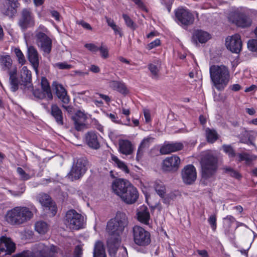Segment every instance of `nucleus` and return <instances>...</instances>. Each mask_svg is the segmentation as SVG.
<instances>
[{"label": "nucleus", "mask_w": 257, "mask_h": 257, "mask_svg": "<svg viewBox=\"0 0 257 257\" xmlns=\"http://www.w3.org/2000/svg\"><path fill=\"white\" fill-rule=\"evenodd\" d=\"M39 201L44 207V209L49 213L50 216H54L56 214L57 212L56 204L48 194H40L39 196Z\"/></svg>", "instance_id": "14"}, {"label": "nucleus", "mask_w": 257, "mask_h": 257, "mask_svg": "<svg viewBox=\"0 0 257 257\" xmlns=\"http://www.w3.org/2000/svg\"><path fill=\"white\" fill-rule=\"evenodd\" d=\"M154 188L157 193L162 198L166 193V187L164 183L160 180L154 182Z\"/></svg>", "instance_id": "37"}, {"label": "nucleus", "mask_w": 257, "mask_h": 257, "mask_svg": "<svg viewBox=\"0 0 257 257\" xmlns=\"http://www.w3.org/2000/svg\"><path fill=\"white\" fill-rule=\"evenodd\" d=\"M62 255L61 250L57 246L40 242L35 245L33 252L27 250L15 257H60Z\"/></svg>", "instance_id": "5"}, {"label": "nucleus", "mask_w": 257, "mask_h": 257, "mask_svg": "<svg viewBox=\"0 0 257 257\" xmlns=\"http://www.w3.org/2000/svg\"><path fill=\"white\" fill-rule=\"evenodd\" d=\"M88 118V115L84 111L78 110L72 117L74 121L75 129L78 131H81L86 127V120Z\"/></svg>", "instance_id": "17"}, {"label": "nucleus", "mask_w": 257, "mask_h": 257, "mask_svg": "<svg viewBox=\"0 0 257 257\" xmlns=\"http://www.w3.org/2000/svg\"><path fill=\"white\" fill-rule=\"evenodd\" d=\"M205 132L207 140L210 143H213L218 138V135L214 130L207 128Z\"/></svg>", "instance_id": "42"}, {"label": "nucleus", "mask_w": 257, "mask_h": 257, "mask_svg": "<svg viewBox=\"0 0 257 257\" xmlns=\"http://www.w3.org/2000/svg\"><path fill=\"white\" fill-rule=\"evenodd\" d=\"M78 24L82 26V27L87 30H92V27L91 26L87 23L83 21H81L78 23Z\"/></svg>", "instance_id": "60"}, {"label": "nucleus", "mask_w": 257, "mask_h": 257, "mask_svg": "<svg viewBox=\"0 0 257 257\" xmlns=\"http://www.w3.org/2000/svg\"><path fill=\"white\" fill-rule=\"evenodd\" d=\"M35 230L40 234L46 233L49 229V226L47 223L43 221H37L35 223Z\"/></svg>", "instance_id": "41"}, {"label": "nucleus", "mask_w": 257, "mask_h": 257, "mask_svg": "<svg viewBox=\"0 0 257 257\" xmlns=\"http://www.w3.org/2000/svg\"><path fill=\"white\" fill-rule=\"evenodd\" d=\"M13 52L17 58L18 63L21 65H24L26 62V60L24 55L21 50L18 48H15L13 50Z\"/></svg>", "instance_id": "45"}, {"label": "nucleus", "mask_w": 257, "mask_h": 257, "mask_svg": "<svg viewBox=\"0 0 257 257\" xmlns=\"http://www.w3.org/2000/svg\"><path fill=\"white\" fill-rule=\"evenodd\" d=\"M18 6L17 0H6L2 9V12L4 15L12 18L16 14Z\"/></svg>", "instance_id": "20"}, {"label": "nucleus", "mask_w": 257, "mask_h": 257, "mask_svg": "<svg viewBox=\"0 0 257 257\" xmlns=\"http://www.w3.org/2000/svg\"><path fill=\"white\" fill-rule=\"evenodd\" d=\"M183 145L181 143L175 142L165 145L160 149V152L162 154H167L172 152H176L182 149Z\"/></svg>", "instance_id": "28"}, {"label": "nucleus", "mask_w": 257, "mask_h": 257, "mask_svg": "<svg viewBox=\"0 0 257 257\" xmlns=\"http://www.w3.org/2000/svg\"><path fill=\"white\" fill-rule=\"evenodd\" d=\"M143 112L145 118L146 122L149 123L151 120V113L149 109L147 108H144Z\"/></svg>", "instance_id": "56"}, {"label": "nucleus", "mask_w": 257, "mask_h": 257, "mask_svg": "<svg viewBox=\"0 0 257 257\" xmlns=\"http://www.w3.org/2000/svg\"><path fill=\"white\" fill-rule=\"evenodd\" d=\"M56 66L61 69H69L71 68V66L65 62L58 63Z\"/></svg>", "instance_id": "58"}, {"label": "nucleus", "mask_w": 257, "mask_h": 257, "mask_svg": "<svg viewBox=\"0 0 257 257\" xmlns=\"http://www.w3.org/2000/svg\"><path fill=\"white\" fill-rule=\"evenodd\" d=\"M181 175L183 181L185 184H191L196 179V170L193 165H188L182 170Z\"/></svg>", "instance_id": "16"}, {"label": "nucleus", "mask_w": 257, "mask_h": 257, "mask_svg": "<svg viewBox=\"0 0 257 257\" xmlns=\"http://www.w3.org/2000/svg\"><path fill=\"white\" fill-rule=\"evenodd\" d=\"M111 188L113 192L126 204H134L139 198L137 189L127 180L115 179L112 183Z\"/></svg>", "instance_id": "2"}, {"label": "nucleus", "mask_w": 257, "mask_h": 257, "mask_svg": "<svg viewBox=\"0 0 257 257\" xmlns=\"http://www.w3.org/2000/svg\"><path fill=\"white\" fill-rule=\"evenodd\" d=\"M127 218L123 212H118L114 218L107 223L106 230L110 236L107 241V246L109 255L112 257L116 255L120 244V235L127 225Z\"/></svg>", "instance_id": "1"}, {"label": "nucleus", "mask_w": 257, "mask_h": 257, "mask_svg": "<svg viewBox=\"0 0 257 257\" xmlns=\"http://www.w3.org/2000/svg\"><path fill=\"white\" fill-rule=\"evenodd\" d=\"M82 254V248L81 245L76 246L74 250V257H81Z\"/></svg>", "instance_id": "59"}, {"label": "nucleus", "mask_w": 257, "mask_h": 257, "mask_svg": "<svg viewBox=\"0 0 257 257\" xmlns=\"http://www.w3.org/2000/svg\"><path fill=\"white\" fill-rule=\"evenodd\" d=\"M247 47L249 50L252 52L257 51V40L252 39L248 41Z\"/></svg>", "instance_id": "51"}, {"label": "nucleus", "mask_w": 257, "mask_h": 257, "mask_svg": "<svg viewBox=\"0 0 257 257\" xmlns=\"http://www.w3.org/2000/svg\"><path fill=\"white\" fill-rule=\"evenodd\" d=\"M111 159L114 165H116L118 168L124 171L125 173H129V169L126 164L123 162L120 161L116 156L111 154Z\"/></svg>", "instance_id": "39"}, {"label": "nucleus", "mask_w": 257, "mask_h": 257, "mask_svg": "<svg viewBox=\"0 0 257 257\" xmlns=\"http://www.w3.org/2000/svg\"><path fill=\"white\" fill-rule=\"evenodd\" d=\"M12 60L9 55H0V64L2 69L5 71H7L9 73L14 67L13 66Z\"/></svg>", "instance_id": "31"}, {"label": "nucleus", "mask_w": 257, "mask_h": 257, "mask_svg": "<svg viewBox=\"0 0 257 257\" xmlns=\"http://www.w3.org/2000/svg\"><path fill=\"white\" fill-rule=\"evenodd\" d=\"M225 45L227 49L232 53H238L241 50L242 42L239 35L235 34L226 39Z\"/></svg>", "instance_id": "15"}, {"label": "nucleus", "mask_w": 257, "mask_h": 257, "mask_svg": "<svg viewBox=\"0 0 257 257\" xmlns=\"http://www.w3.org/2000/svg\"><path fill=\"white\" fill-rule=\"evenodd\" d=\"M51 114L59 124H63V116L61 109L57 105L53 104L51 106Z\"/></svg>", "instance_id": "35"}, {"label": "nucleus", "mask_w": 257, "mask_h": 257, "mask_svg": "<svg viewBox=\"0 0 257 257\" xmlns=\"http://www.w3.org/2000/svg\"><path fill=\"white\" fill-rule=\"evenodd\" d=\"M21 76L23 82L26 83L24 85V91L27 92L26 89L28 90H33L32 84L31 83V72L28 70L26 66L23 67L21 71Z\"/></svg>", "instance_id": "22"}, {"label": "nucleus", "mask_w": 257, "mask_h": 257, "mask_svg": "<svg viewBox=\"0 0 257 257\" xmlns=\"http://www.w3.org/2000/svg\"><path fill=\"white\" fill-rule=\"evenodd\" d=\"M87 160L84 158L74 160L71 169L67 175L68 178L73 181L82 177L87 170Z\"/></svg>", "instance_id": "8"}, {"label": "nucleus", "mask_w": 257, "mask_h": 257, "mask_svg": "<svg viewBox=\"0 0 257 257\" xmlns=\"http://www.w3.org/2000/svg\"><path fill=\"white\" fill-rule=\"evenodd\" d=\"M17 173L20 180L22 181L28 180L34 176V172H26L21 167H18L17 168Z\"/></svg>", "instance_id": "38"}, {"label": "nucleus", "mask_w": 257, "mask_h": 257, "mask_svg": "<svg viewBox=\"0 0 257 257\" xmlns=\"http://www.w3.org/2000/svg\"><path fill=\"white\" fill-rule=\"evenodd\" d=\"M105 19L108 26H109L111 28L116 25L114 21L111 18L106 17Z\"/></svg>", "instance_id": "63"}, {"label": "nucleus", "mask_w": 257, "mask_h": 257, "mask_svg": "<svg viewBox=\"0 0 257 257\" xmlns=\"http://www.w3.org/2000/svg\"><path fill=\"white\" fill-rule=\"evenodd\" d=\"M41 84L42 89L44 90L46 93H47L48 100H52L53 98V95L47 79L45 77H42L41 79Z\"/></svg>", "instance_id": "43"}, {"label": "nucleus", "mask_w": 257, "mask_h": 257, "mask_svg": "<svg viewBox=\"0 0 257 257\" xmlns=\"http://www.w3.org/2000/svg\"><path fill=\"white\" fill-rule=\"evenodd\" d=\"M137 217L138 220L145 224H149L150 218L149 211L147 207L145 205H142L137 210Z\"/></svg>", "instance_id": "27"}, {"label": "nucleus", "mask_w": 257, "mask_h": 257, "mask_svg": "<svg viewBox=\"0 0 257 257\" xmlns=\"http://www.w3.org/2000/svg\"><path fill=\"white\" fill-rule=\"evenodd\" d=\"M51 14L52 17H53L56 21H60V16L58 12L55 11H52L51 12Z\"/></svg>", "instance_id": "62"}, {"label": "nucleus", "mask_w": 257, "mask_h": 257, "mask_svg": "<svg viewBox=\"0 0 257 257\" xmlns=\"http://www.w3.org/2000/svg\"><path fill=\"white\" fill-rule=\"evenodd\" d=\"M175 16L178 23L184 26L192 25L194 21L193 15L187 9L179 8L175 11Z\"/></svg>", "instance_id": "11"}, {"label": "nucleus", "mask_w": 257, "mask_h": 257, "mask_svg": "<svg viewBox=\"0 0 257 257\" xmlns=\"http://www.w3.org/2000/svg\"><path fill=\"white\" fill-rule=\"evenodd\" d=\"M236 222L235 218L231 215H227L223 218V226L226 234L229 235L234 231L233 225Z\"/></svg>", "instance_id": "26"}, {"label": "nucleus", "mask_w": 257, "mask_h": 257, "mask_svg": "<svg viewBox=\"0 0 257 257\" xmlns=\"http://www.w3.org/2000/svg\"><path fill=\"white\" fill-rule=\"evenodd\" d=\"M179 196L180 194L178 191H174L170 192L166 195H165L164 198H162L165 203L169 204L172 201L175 200Z\"/></svg>", "instance_id": "44"}, {"label": "nucleus", "mask_w": 257, "mask_h": 257, "mask_svg": "<svg viewBox=\"0 0 257 257\" xmlns=\"http://www.w3.org/2000/svg\"><path fill=\"white\" fill-rule=\"evenodd\" d=\"M84 47L92 53H96L98 51V47L93 43H86Z\"/></svg>", "instance_id": "53"}, {"label": "nucleus", "mask_w": 257, "mask_h": 257, "mask_svg": "<svg viewBox=\"0 0 257 257\" xmlns=\"http://www.w3.org/2000/svg\"><path fill=\"white\" fill-rule=\"evenodd\" d=\"M26 90H27V92H25V93L27 95H29L30 92H32L35 97H36L39 99H46L48 101L49 100H48V98L47 93H46V92L45 91V90H43L42 89V90H40V89L34 90L33 89L32 91H31L30 90H28L27 89H26Z\"/></svg>", "instance_id": "40"}, {"label": "nucleus", "mask_w": 257, "mask_h": 257, "mask_svg": "<svg viewBox=\"0 0 257 257\" xmlns=\"http://www.w3.org/2000/svg\"><path fill=\"white\" fill-rule=\"evenodd\" d=\"M228 20L237 26L241 28L248 27L251 23V19L248 16L238 11L230 13L228 16Z\"/></svg>", "instance_id": "10"}, {"label": "nucleus", "mask_w": 257, "mask_h": 257, "mask_svg": "<svg viewBox=\"0 0 257 257\" xmlns=\"http://www.w3.org/2000/svg\"><path fill=\"white\" fill-rule=\"evenodd\" d=\"M16 249V245L9 237L3 236L0 238V254H11Z\"/></svg>", "instance_id": "18"}, {"label": "nucleus", "mask_w": 257, "mask_h": 257, "mask_svg": "<svg viewBox=\"0 0 257 257\" xmlns=\"http://www.w3.org/2000/svg\"><path fill=\"white\" fill-rule=\"evenodd\" d=\"M108 117L114 122L115 123H119V120H118V117L116 115L113 113H109L107 114Z\"/></svg>", "instance_id": "61"}, {"label": "nucleus", "mask_w": 257, "mask_h": 257, "mask_svg": "<svg viewBox=\"0 0 257 257\" xmlns=\"http://www.w3.org/2000/svg\"><path fill=\"white\" fill-rule=\"evenodd\" d=\"M25 184H23L20 185L19 190L17 191L9 190V192L12 195L14 196V197H20L25 191Z\"/></svg>", "instance_id": "46"}, {"label": "nucleus", "mask_w": 257, "mask_h": 257, "mask_svg": "<svg viewBox=\"0 0 257 257\" xmlns=\"http://www.w3.org/2000/svg\"><path fill=\"white\" fill-rule=\"evenodd\" d=\"M109 86L113 89L117 90L122 94L126 95L128 93V89L122 82L111 81L109 82Z\"/></svg>", "instance_id": "33"}, {"label": "nucleus", "mask_w": 257, "mask_h": 257, "mask_svg": "<svg viewBox=\"0 0 257 257\" xmlns=\"http://www.w3.org/2000/svg\"><path fill=\"white\" fill-rule=\"evenodd\" d=\"M119 151L120 153L128 155L132 153L133 148L130 141L127 140H119L118 141Z\"/></svg>", "instance_id": "29"}, {"label": "nucleus", "mask_w": 257, "mask_h": 257, "mask_svg": "<svg viewBox=\"0 0 257 257\" xmlns=\"http://www.w3.org/2000/svg\"><path fill=\"white\" fill-rule=\"evenodd\" d=\"M52 87L55 90L57 96L62 102L66 104L69 102V97L67 95L66 89L62 85L56 81H54L52 83Z\"/></svg>", "instance_id": "21"}, {"label": "nucleus", "mask_w": 257, "mask_h": 257, "mask_svg": "<svg viewBox=\"0 0 257 257\" xmlns=\"http://www.w3.org/2000/svg\"><path fill=\"white\" fill-rule=\"evenodd\" d=\"M208 222L212 230L215 231L217 227L216 215L214 214L210 215L208 217Z\"/></svg>", "instance_id": "47"}, {"label": "nucleus", "mask_w": 257, "mask_h": 257, "mask_svg": "<svg viewBox=\"0 0 257 257\" xmlns=\"http://www.w3.org/2000/svg\"><path fill=\"white\" fill-rule=\"evenodd\" d=\"M86 218L74 209H70L66 213L64 223L66 227L72 230H78L84 227Z\"/></svg>", "instance_id": "7"}, {"label": "nucleus", "mask_w": 257, "mask_h": 257, "mask_svg": "<svg viewBox=\"0 0 257 257\" xmlns=\"http://www.w3.org/2000/svg\"><path fill=\"white\" fill-rule=\"evenodd\" d=\"M210 38L209 33L202 30H196L193 34V39L200 43H205Z\"/></svg>", "instance_id": "32"}, {"label": "nucleus", "mask_w": 257, "mask_h": 257, "mask_svg": "<svg viewBox=\"0 0 257 257\" xmlns=\"http://www.w3.org/2000/svg\"><path fill=\"white\" fill-rule=\"evenodd\" d=\"M148 68L152 74V77L153 78H156L158 76L159 69L158 67L153 64H150L148 66Z\"/></svg>", "instance_id": "49"}, {"label": "nucleus", "mask_w": 257, "mask_h": 257, "mask_svg": "<svg viewBox=\"0 0 257 257\" xmlns=\"http://www.w3.org/2000/svg\"><path fill=\"white\" fill-rule=\"evenodd\" d=\"M160 45V40L159 39H156L154 41L149 43L148 45L147 48L148 50H151V49L159 46Z\"/></svg>", "instance_id": "55"}, {"label": "nucleus", "mask_w": 257, "mask_h": 257, "mask_svg": "<svg viewBox=\"0 0 257 257\" xmlns=\"http://www.w3.org/2000/svg\"><path fill=\"white\" fill-rule=\"evenodd\" d=\"M154 138L148 136L145 138L141 143L138 148L137 159L139 161L141 158L145 150L148 149L150 145L153 143Z\"/></svg>", "instance_id": "30"}, {"label": "nucleus", "mask_w": 257, "mask_h": 257, "mask_svg": "<svg viewBox=\"0 0 257 257\" xmlns=\"http://www.w3.org/2000/svg\"><path fill=\"white\" fill-rule=\"evenodd\" d=\"M98 51H99L102 58L106 59L109 57L108 49L106 46L101 45L98 47Z\"/></svg>", "instance_id": "50"}, {"label": "nucleus", "mask_w": 257, "mask_h": 257, "mask_svg": "<svg viewBox=\"0 0 257 257\" xmlns=\"http://www.w3.org/2000/svg\"><path fill=\"white\" fill-rule=\"evenodd\" d=\"M217 158L211 151L204 152L200 161L201 166V181L205 185L210 183L216 171L217 168Z\"/></svg>", "instance_id": "4"}, {"label": "nucleus", "mask_w": 257, "mask_h": 257, "mask_svg": "<svg viewBox=\"0 0 257 257\" xmlns=\"http://www.w3.org/2000/svg\"><path fill=\"white\" fill-rule=\"evenodd\" d=\"M238 161L239 162L244 161L245 164L250 165L252 161L255 160L256 157L255 155L249 154L246 153L237 154Z\"/></svg>", "instance_id": "36"}, {"label": "nucleus", "mask_w": 257, "mask_h": 257, "mask_svg": "<svg viewBox=\"0 0 257 257\" xmlns=\"http://www.w3.org/2000/svg\"><path fill=\"white\" fill-rule=\"evenodd\" d=\"M104 245L100 241H97L94 246L93 257H106Z\"/></svg>", "instance_id": "34"}, {"label": "nucleus", "mask_w": 257, "mask_h": 257, "mask_svg": "<svg viewBox=\"0 0 257 257\" xmlns=\"http://www.w3.org/2000/svg\"><path fill=\"white\" fill-rule=\"evenodd\" d=\"M209 73L213 86L221 91L228 83L230 75L226 67L224 65H212L210 67Z\"/></svg>", "instance_id": "6"}, {"label": "nucleus", "mask_w": 257, "mask_h": 257, "mask_svg": "<svg viewBox=\"0 0 257 257\" xmlns=\"http://www.w3.org/2000/svg\"><path fill=\"white\" fill-rule=\"evenodd\" d=\"M180 163V158L175 155L166 158L163 163V169L165 171L176 170Z\"/></svg>", "instance_id": "19"}, {"label": "nucleus", "mask_w": 257, "mask_h": 257, "mask_svg": "<svg viewBox=\"0 0 257 257\" xmlns=\"http://www.w3.org/2000/svg\"><path fill=\"white\" fill-rule=\"evenodd\" d=\"M34 16L29 9H24L21 13V17L19 20L18 24L23 31L35 26Z\"/></svg>", "instance_id": "12"}, {"label": "nucleus", "mask_w": 257, "mask_h": 257, "mask_svg": "<svg viewBox=\"0 0 257 257\" xmlns=\"http://www.w3.org/2000/svg\"><path fill=\"white\" fill-rule=\"evenodd\" d=\"M225 172L228 173L231 176L236 179H239L241 177L240 175L236 171L230 167L225 168Z\"/></svg>", "instance_id": "52"}, {"label": "nucleus", "mask_w": 257, "mask_h": 257, "mask_svg": "<svg viewBox=\"0 0 257 257\" xmlns=\"http://www.w3.org/2000/svg\"><path fill=\"white\" fill-rule=\"evenodd\" d=\"M118 257H128L126 247L121 246L119 248Z\"/></svg>", "instance_id": "57"}, {"label": "nucleus", "mask_w": 257, "mask_h": 257, "mask_svg": "<svg viewBox=\"0 0 257 257\" xmlns=\"http://www.w3.org/2000/svg\"><path fill=\"white\" fill-rule=\"evenodd\" d=\"M36 43L38 46L45 53L49 54L51 51L52 40L44 33L39 32L36 34Z\"/></svg>", "instance_id": "13"}, {"label": "nucleus", "mask_w": 257, "mask_h": 257, "mask_svg": "<svg viewBox=\"0 0 257 257\" xmlns=\"http://www.w3.org/2000/svg\"><path fill=\"white\" fill-rule=\"evenodd\" d=\"M122 17L125 21V24L127 27L130 28H134V23L132 20L127 15L123 14Z\"/></svg>", "instance_id": "54"}, {"label": "nucleus", "mask_w": 257, "mask_h": 257, "mask_svg": "<svg viewBox=\"0 0 257 257\" xmlns=\"http://www.w3.org/2000/svg\"><path fill=\"white\" fill-rule=\"evenodd\" d=\"M85 141L88 146L91 148L97 149L100 147L98 135L94 132H89L85 135Z\"/></svg>", "instance_id": "25"}, {"label": "nucleus", "mask_w": 257, "mask_h": 257, "mask_svg": "<svg viewBox=\"0 0 257 257\" xmlns=\"http://www.w3.org/2000/svg\"><path fill=\"white\" fill-rule=\"evenodd\" d=\"M28 58L34 69L37 72L39 66V54L36 49L33 46L28 47Z\"/></svg>", "instance_id": "23"}, {"label": "nucleus", "mask_w": 257, "mask_h": 257, "mask_svg": "<svg viewBox=\"0 0 257 257\" xmlns=\"http://www.w3.org/2000/svg\"><path fill=\"white\" fill-rule=\"evenodd\" d=\"M9 75L10 89L12 91L15 92L19 89L20 84V81L17 76V67H14L10 71Z\"/></svg>", "instance_id": "24"}, {"label": "nucleus", "mask_w": 257, "mask_h": 257, "mask_svg": "<svg viewBox=\"0 0 257 257\" xmlns=\"http://www.w3.org/2000/svg\"><path fill=\"white\" fill-rule=\"evenodd\" d=\"M37 211V209L34 205L31 206L30 208L16 206L7 212L5 219L11 225H20L30 220Z\"/></svg>", "instance_id": "3"}, {"label": "nucleus", "mask_w": 257, "mask_h": 257, "mask_svg": "<svg viewBox=\"0 0 257 257\" xmlns=\"http://www.w3.org/2000/svg\"><path fill=\"white\" fill-rule=\"evenodd\" d=\"M197 252L201 257H209L208 253L206 250H197Z\"/></svg>", "instance_id": "64"}, {"label": "nucleus", "mask_w": 257, "mask_h": 257, "mask_svg": "<svg viewBox=\"0 0 257 257\" xmlns=\"http://www.w3.org/2000/svg\"><path fill=\"white\" fill-rule=\"evenodd\" d=\"M222 149L224 152L226 153L229 157H235V152L231 146L225 145H223Z\"/></svg>", "instance_id": "48"}, {"label": "nucleus", "mask_w": 257, "mask_h": 257, "mask_svg": "<svg viewBox=\"0 0 257 257\" xmlns=\"http://www.w3.org/2000/svg\"><path fill=\"white\" fill-rule=\"evenodd\" d=\"M133 238L135 243L139 246H146L151 242L150 232L138 225L133 228Z\"/></svg>", "instance_id": "9"}]
</instances>
